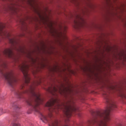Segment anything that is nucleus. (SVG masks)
Wrapping results in <instances>:
<instances>
[{"label":"nucleus","instance_id":"1","mask_svg":"<svg viewBox=\"0 0 126 126\" xmlns=\"http://www.w3.org/2000/svg\"><path fill=\"white\" fill-rule=\"evenodd\" d=\"M19 67L23 74L24 82L20 87V89L23 90L17 91L16 94L20 98L23 97V95L25 93L29 94V97L26 100L27 103L32 106L33 110L38 112L39 105L42 103L43 100L41 98L40 94L35 92L34 90L35 87L41 83L42 78L39 77L35 81L30 83V77L28 74L29 65L25 62H23L19 65Z\"/></svg>","mask_w":126,"mask_h":126},{"label":"nucleus","instance_id":"2","mask_svg":"<svg viewBox=\"0 0 126 126\" xmlns=\"http://www.w3.org/2000/svg\"><path fill=\"white\" fill-rule=\"evenodd\" d=\"M0 74L2 78H4L9 85L14 89L17 80L12 71L9 69L6 63L0 59Z\"/></svg>","mask_w":126,"mask_h":126},{"label":"nucleus","instance_id":"3","mask_svg":"<svg viewBox=\"0 0 126 126\" xmlns=\"http://www.w3.org/2000/svg\"><path fill=\"white\" fill-rule=\"evenodd\" d=\"M62 88L58 86H57V87L55 86H53L52 87H50L48 89V91L53 95L54 94L53 93V92L55 93L57 92L63 95L72 92V91L69 86H68L67 87H66L62 85Z\"/></svg>","mask_w":126,"mask_h":126},{"label":"nucleus","instance_id":"4","mask_svg":"<svg viewBox=\"0 0 126 126\" xmlns=\"http://www.w3.org/2000/svg\"><path fill=\"white\" fill-rule=\"evenodd\" d=\"M77 17L79 18L81 21H79L74 20L75 27L76 29H78L80 28L83 27L85 24V21L84 20L79 16H77Z\"/></svg>","mask_w":126,"mask_h":126},{"label":"nucleus","instance_id":"5","mask_svg":"<svg viewBox=\"0 0 126 126\" xmlns=\"http://www.w3.org/2000/svg\"><path fill=\"white\" fill-rule=\"evenodd\" d=\"M4 27V25L0 22V37L3 38L4 36H9L8 33L3 30V29Z\"/></svg>","mask_w":126,"mask_h":126},{"label":"nucleus","instance_id":"6","mask_svg":"<svg viewBox=\"0 0 126 126\" xmlns=\"http://www.w3.org/2000/svg\"><path fill=\"white\" fill-rule=\"evenodd\" d=\"M3 53L6 56L10 58H12L14 56L12 50L9 48L7 49L4 50L3 52Z\"/></svg>","mask_w":126,"mask_h":126},{"label":"nucleus","instance_id":"7","mask_svg":"<svg viewBox=\"0 0 126 126\" xmlns=\"http://www.w3.org/2000/svg\"><path fill=\"white\" fill-rule=\"evenodd\" d=\"M11 105L14 108H18V106H17L16 103V102H14L12 103L11 104Z\"/></svg>","mask_w":126,"mask_h":126},{"label":"nucleus","instance_id":"8","mask_svg":"<svg viewBox=\"0 0 126 126\" xmlns=\"http://www.w3.org/2000/svg\"><path fill=\"white\" fill-rule=\"evenodd\" d=\"M120 96L122 98H126V94L124 93H122L120 94Z\"/></svg>","mask_w":126,"mask_h":126},{"label":"nucleus","instance_id":"9","mask_svg":"<svg viewBox=\"0 0 126 126\" xmlns=\"http://www.w3.org/2000/svg\"><path fill=\"white\" fill-rule=\"evenodd\" d=\"M109 88L110 90H115L116 89L115 87L113 86H110Z\"/></svg>","mask_w":126,"mask_h":126},{"label":"nucleus","instance_id":"10","mask_svg":"<svg viewBox=\"0 0 126 126\" xmlns=\"http://www.w3.org/2000/svg\"><path fill=\"white\" fill-rule=\"evenodd\" d=\"M10 42L12 45H13L15 42V40L14 39H10Z\"/></svg>","mask_w":126,"mask_h":126},{"label":"nucleus","instance_id":"11","mask_svg":"<svg viewBox=\"0 0 126 126\" xmlns=\"http://www.w3.org/2000/svg\"><path fill=\"white\" fill-rule=\"evenodd\" d=\"M88 123L90 125H93V118L88 121Z\"/></svg>","mask_w":126,"mask_h":126},{"label":"nucleus","instance_id":"12","mask_svg":"<svg viewBox=\"0 0 126 126\" xmlns=\"http://www.w3.org/2000/svg\"><path fill=\"white\" fill-rule=\"evenodd\" d=\"M13 126H20V125L19 124L16 123H13L12 124Z\"/></svg>","mask_w":126,"mask_h":126},{"label":"nucleus","instance_id":"13","mask_svg":"<svg viewBox=\"0 0 126 126\" xmlns=\"http://www.w3.org/2000/svg\"><path fill=\"white\" fill-rule=\"evenodd\" d=\"M60 28L61 29H63V28H62L61 26H60ZM66 29H67V28L66 26H64L63 27V30H64V32H65V31H66Z\"/></svg>","mask_w":126,"mask_h":126},{"label":"nucleus","instance_id":"14","mask_svg":"<svg viewBox=\"0 0 126 126\" xmlns=\"http://www.w3.org/2000/svg\"><path fill=\"white\" fill-rule=\"evenodd\" d=\"M19 48H20L19 50H18L21 51L22 50V48L21 47H19Z\"/></svg>","mask_w":126,"mask_h":126},{"label":"nucleus","instance_id":"15","mask_svg":"<svg viewBox=\"0 0 126 126\" xmlns=\"http://www.w3.org/2000/svg\"><path fill=\"white\" fill-rule=\"evenodd\" d=\"M125 90H126V87L125 88Z\"/></svg>","mask_w":126,"mask_h":126}]
</instances>
